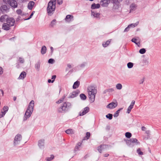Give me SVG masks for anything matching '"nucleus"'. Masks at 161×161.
<instances>
[{
  "label": "nucleus",
  "instance_id": "obj_7",
  "mask_svg": "<svg viewBox=\"0 0 161 161\" xmlns=\"http://www.w3.org/2000/svg\"><path fill=\"white\" fill-rule=\"evenodd\" d=\"M117 105L118 103L117 102H112L108 105L106 107L107 108L111 109L114 108L117 106Z\"/></svg>",
  "mask_w": 161,
  "mask_h": 161
},
{
  "label": "nucleus",
  "instance_id": "obj_49",
  "mask_svg": "<svg viewBox=\"0 0 161 161\" xmlns=\"http://www.w3.org/2000/svg\"><path fill=\"white\" fill-rule=\"evenodd\" d=\"M19 62L21 63H23L24 62V59L23 58L21 57L19 58Z\"/></svg>",
  "mask_w": 161,
  "mask_h": 161
},
{
  "label": "nucleus",
  "instance_id": "obj_62",
  "mask_svg": "<svg viewBox=\"0 0 161 161\" xmlns=\"http://www.w3.org/2000/svg\"><path fill=\"white\" fill-rule=\"evenodd\" d=\"M144 63H145V64H148V61L146 60H144Z\"/></svg>",
  "mask_w": 161,
  "mask_h": 161
},
{
  "label": "nucleus",
  "instance_id": "obj_16",
  "mask_svg": "<svg viewBox=\"0 0 161 161\" xmlns=\"http://www.w3.org/2000/svg\"><path fill=\"white\" fill-rule=\"evenodd\" d=\"M10 27L11 26L7 23H4L2 25V28L5 30L8 31L10 29Z\"/></svg>",
  "mask_w": 161,
  "mask_h": 161
},
{
  "label": "nucleus",
  "instance_id": "obj_8",
  "mask_svg": "<svg viewBox=\"0 0 161 161\" xmlns=\"http://www.w3.org/2000/svg\"><path fill=\"white\" fill-rule=\"evenodd\" d=\"M14 23L15 20L13 18L9 17L7 20L6 23L9 25L11 26H12L14 25Z\"/></svg>",
  "mask_w": 161,
  "mask_h": 161
},
{
  "label": "nucleus",
  "instance_id": "obj_39",
  "mask_svg": "<svg viewBox=\"0 0 161 161\" xmlns=\"http://www.w3.org/2000/svg\"><path fill=\"white\" fill-rule=\"evenodd\" d=\"M122 109V108H120V109H119V110H118L116 112V113L114 114V117H118V115H119V111L120 110H121Z\"/></svg>",
  "mask_w": 161,
  "mask_h": 161
},
{
  "label": "nucleus",
  "instance_id": "obj_14",
  "mask_svg": "<svg viewBox=\"0 0 161 161\" xmlns=\"http://www.w3.org/2000/svg\"><path fill=\"white\" fill-rule=\"evenodd\" d=\"M135 101L134 100H132L130 104V106L128 107L127 108V113L128 114H129L131 110L133 107V106L135 103Z\"/></svg>",
  "mask_w": 161,
  "mask_h": 161
},
{
  "label": "nucleus",
  "instance_id": "obj_35",
  "mask_svg": "<svg viewBox=\"0 0 161 161\" xmlns=\"http://www.w3.org/2000/svg\"><path fill=\"white\" fill-rule=\"evenodd\" d=\"M125 136L128 138H130L132 136L131 134L129 132H127L125 133Z\"/></svg>",
  "mask_w": 161,
  "mask_h": 161
},
{
  "label": "nucleus",
  "instance_id": "obj_47",
  "mask_svg": "<svg viewBox=\"0 0 161 161\" xmlns=\"http://www.w3.org/2000/svg\"><path fill=\"white\" fill-rule=\"evenodd\" d=\"M114 91V90L113 88H109V89L106 90V92H109V93L112 92Z\"/></svg>",
  "mask_w": 161,
  "mask_h": 161
},
{
  "label": "nucleus",
  "instance_id": "obj_46",
  "mask_svg": "<svg viewBox=\"0 0 161 161\" xmlns=\"http://www.w3.org/2000/svg\"><path fill=\"white\" fill-rule=\"evenodd\" d=\"M54 60L53 58H50L48 61V62L51 64H53L54 62Z\"/></svg>",
  "mask_w": 161,
  "mask_h": 161
},
{
  "label": "nucleus",
  "instance_id": "obj_20",
  "mask_svg": "<svg viewBox=\"0 0 161 161\" xmlns=\"http://www.w3.org/2000/svg\"><path fill=\"white\" fill-rule=\"evenodd\" d=\"M34 4L35 3L33 1H31L30 2L28 5V8L30 10L32 9Z\"/></svg>",
  "mask_w": 161,
  "mask_h": 161
},
{
  "label": "nucleus",
  "instance_id": "obj_58",
  "mask_svg": "<svg viewBox=\"0 0 161 161\" xmlns=\"http://www.w3.org/2000/svg\"><path fill=\"white\" fill-rule=\"evenodd\" d=\"M146 129V128L144 126H142V130L143 131H145Z\"/></svg>",
  "mask_w": 161,
  "mask_h": 161
},
{
  "label": "nucleus",
  "instance_id": "obj_38",
  "mask_svg": "<svg viewBox=\"0 0 161 161\" xmlns=\"http://www.w3.org/2000/svg\"><path fill=\"white\" fill-rule=\"evenodd\" d=\"M90 136V133L89 132H86V136L84 137V139H89Z\"/></svg>",
  "mask_w": 161,
  "mask_h": 161
},
{
  "label": "nucleus",
  "instance_id": "obj_33",
  "mask_svg": "<svg viewBox=\"0 0 161 161\" xmlns=\"http://www.w3.org/2000/svg\"><path fill=\"white\" fill-rule=\"evenodd\" d=\"M54 156L53 155H51L50 157H47L46 158V159L47 161H50L53 159Z\"/></svg>",
  "mask_w": 161,
  "mask_h": 161
},
{
  "label": "nucleus",
  "instance_id": "obj_24",
  "mask_svg": "<svg viewBox=\"0 0 161 161\" xmlns=\"http://www.w3.org/2000/svg\"><path fill=\"white\" fill-rule=\"evenodd\" d=\"M80 84V82L78 81L75 82L73 85V88L75 89L77 88L79 86Z\"/></svg>",
  "mask_w": 161,
  "mask_h": 161
},
{
  "label": "nucleus",
  "instance_id": "obj_55",
  "mask_svg": "<svg viewBox=\"0 0 161 161\" xmlns=\"http://www.w3.org/2000/svg\"><path fill=\"white\" fill-rule=\"evenodd\" d=\"M58 4L60 5L61 4L63 3L62 0H58L57 1Z\"/></svg>",
  "mask_w": 161,
  "mask_h": 161
},
{
  "label": "nucleus",
  "instance_id": "obj_18",
  "mask_svg": "<svg viewBox=\"0 0 161 161\" xmlns=\"http://www.w3.org/2000/svg\"><path fill=\"white\" fill-rule=\"evenodd\" d=\"M106 147V145H101L97 147V150L98 152L101 153L103 150Z\"/></svg>",
  "mask_w": 161,
  "mask_h": 161
},
{
  "label": "nucleus",
  "instance_id": "obj_48",
  "mask_svg": "<svg viewBox=\"0 0 161 161\" xmlns=\"http://www.w3.org/2000/svg\"><path fill=\"white\" fill-rule=\"evenodd\" d=\"M114 3H119L122 0H112Z\"/></svg>",
  "mask_w": 161,
  "mask_h": 161
},
{
  "label": "nucleus",
  "instance_id": "obj_63",
  "mask_svg": "<svg viewBox=\"0 0 161 161\" xmlns=\"http://www.w3.org/2000/svg\"><path fill=\"white\" fill-rule=\"evenodd\" d=\"M50 49H51V52L52 53H53V48L52 47H50Z\"/></svg>",
  "mask_w": 161,
  "mask_h": 161
},
{
  "label": "nucleus",
  "instance_id": "obj_4",
  "mask_svg": "<svg viewBox=\"0 0 161 161\" xmlns=\"http://www.w3.org/2000/svg\"><path fill=\"white\" fill-rule=\"evenodd\" d=\"M71 107V104L70 103L65 102L62 106L58 108L57 111L59 113H65Z\"/></svg>",
  "mask_w": 161,
  "mask_h": 161
},
{
  "label": "nucleus",
  "instance_id": "obj_12",
  "mask_svg": "<svg viewBox=\"0 0 161 161\" xmlns=\"http://www.w3.org/2000/svg\"><path fill=\"white\" fill-rule=\"evenodd\" d=\"M110 0H102L100 2L101 5L103 7H107L109 3Z\"/></svg>",
  "mask_w": 161,
  "mask_h": 161
},
{
  "label": "nucleus",
  "instance_id": "obj_10",
  "mask_svg": "<svg viewBox=\"0 0 161 161\" xmlns=\"http://www.w3.org/2000/svg\"><path fill=\"white\" fill-rule=\"evenodd\" d=\"M89 110L90 108L89 107H85L84 108L82 112H80L79 113V115L80 116H82L84 115L89 112Z\"/></svg>",
  "mask_w": 161,
  "mask_h": 161
},
{
  "label": "nucleus",
  "instance_id": "obj_53",
  "mask_svg": "<svg viewBox=\"0 0 161 161\" xmlns=\"http://www.w3.org/2000/svg\"><path fill=\"white\" fill-rule=\"evenodd\" d=\"M144 81V78H143L142 79H141L139 81V83L140 84H142Z\"/></svg>",
  "mask_w": 161,
  "mask_h": 161
},
{
  "label": "nucleus",
  "instance_id": "obj_32",
  "mask_svg": "<svg viewBox=\"0 0 161 161\" xmlns=\"http://www.w3.org/2000/svg\"><path fill=\"white\" fill-rule=\"evenodd\" d=\"M138 23H139V22H137L135 23L131 24H130L129 25V26H130V27L134 28V27H135L137 26L138 25Z\"/></svg>",
  "mask_w": 161,
  "mask_h": 161
},
{
  "label": "nucleus",
  "instance_id": "obj_50",
  "mask_svg": "<svg viewBox=\"0 0 161 161\" xmlns=\"http://www.w3.org/2000/svg\"><path fill=\"white\" fill-rule=\"evenodd\" d=\"M86 64V63H83L82 64H81L80 66L82 68L84 67Z\"/></svg>",
  "mask_w": 161,
  "mask_h": 161
},
{
  "label": "nucleus",
  "instance_id": "obj_2",
  "mask_svg": "<svg viewBox=\"0 0 161 161\" xmlns=\"http://www.w3.org/2000/svg\"><path fill=\"white\" fill-rule=\"evenodd\" d=\"M34 105V101L32 100L29 104L27 109L25 112V115L23 118L24 120H26L29 118L32 114L33 110Z\"/></svg>",
  "mask_w": 161,
  "mask_h": 161
},
{
  "label": "nucleus",
  "instance_id": "obj_30",
  "mask_svg": "<svg viewBox=\"0 0 161 161\" xmlns=\"http://www.w3.org/2000/svg\"><path fill=\"white\" fill-rule=\"evenodd\" d=\"M131 41L135 43L136 45H138L140 44L139 41L136 39L134 38H133L131 40Z\"/></svg>",
  "mask_w": 161,
  "mask_h": 161
},
{
  "label": "nucleus",
  "instance_id": "obj_64",
  "mask_svg": "<svg viewBox=\"0 0 161 161\" xmlns=\"http://www.w3.org/2000/svg\"><path fill=\"white\" fill-rule=\"evenodd\" d=\"M52 80L51 79H48V83L52 82Z\"/></svg>",
  "mask_w": 161,
  "mask_h": 161
},
{
  "label": "nucleus",
  "instance_id": "obj_34",
  "mask_svg": "<svg viewBox=\"0 0 161 161\" xmlns=\"http://www.w3.org/2000/svg\"><path fill=\"white\" fill-rule=\"evenodd\" d=\"M127 66L128 68H131L133 66V64L131 62H129L127 64Z\"/></svg>",
  "mask_w": 161,
  "mask_h": 161
},
{
  "label": "nucleus",
  "instance_id": "obj_9",
  "mask_svg": "<svg viewBox=\"0 0 161 161\" xmlns=\"http://www.w3.org/2000/svg\"><path fill=\"white\" fill-rule=\"evenodd\" d=\"M8 3L11 7L14 8H16L17 6V2L14 0H8Z\"/></svg>",
  "mask_w": 161,
  "mask_h": 161
},
{
  "label": "nucleus",
  "instance_id": "obj_61",
  "mask_svg": "<svg viewBox=\"0 0 161 161\" xmlns=\"http://www.w3.org/2000/svg\"><path fill=\"white\" fill-rule=\"evenodd\" d=\"M67 66L69 68H71L72 67V66H71V65L70 64H67Z\"/></svg>",
  "mask_w": 161,
  "mask_h": 161
},
{
  "label": "nucleus",
  "instance_id": "obj_37",
  "mask_svg": "<svg viewBox=\"0 0 161 161\" xmlns=\"http://www.w3.org/2000/svg\"><path fill=\"white\" fill-rule=\"evenodd\" d=\"M113 115L111 114H108L106 115V117L108 119H112Z\"/></svg>",
  "mask_w": 161,
  "mask_h": 161
},
{
  "label": "nucleus",
  "instance_id": "obj_44",
  "mask_svg": "<svg viewBox=\"0 0 161 161\" xmlns=\"http://www.w3.org/2000/svg\"><path fill=\"white\" fill-rule=\"evenodd\" d=\"M56 21V20L55 19H53L52 20L51 23L50 25L52 27L53 26L55 25Z\"/></svg>",
  "mask_w": 161,
  "mask_h": 161
},
{
  "label": "nucleus",
  "instance_id": "obj_25",
  "mask_svg": "<svg viewBox=\"0 0 161 161\" xmlns=\"http://www.w3.org/2000/svg\"><path fill=\"white\" fill-rule=\"evenodd\" d=\"M47 50V48L45 46H43L42 47L41 50V53L42 54H45L46 53Z\"/></svg>",
  "mask_w": 161,
  "mask_h": 161
},
{
  "label": "nucleus",
  "instance_id": "obj_22",
  "mask_svg": "<svg viewBox=\"0 0 161 161\" xmlns=\"http://www.w3.org/2000/svg\"><path fill=\"white\" fill-rule=\"evenodd\" d=\"M91 12L92 15L94 17L97 18L99 16V14L94 10H92Z\"/></svg>",
  "mask_w": 161,
  "mask_h": 161
},
{
  "label": "nucleus",
  "instance_id": "obj_11",
  "mask_svg": "<svg viewBox=\"0 0 161 161\" xmlns=\"http://www.w3.org/2000/svg\"><path fill=\"white\" fill-rule=\"evenodd\" d=\"M8 109V108L7 106H4L1 112V114L0 115V117H3L6 114L7 112Z\"/></svg>",
  "mask_w": 161,
  "mask_h": 161
},
{
  "label": "nucleus",
  "instance_id": "obj_26",
  "mask_svg": "<svg viewBox=\"0 0 161 161\" xmlns=\"http://www.w3.org/2000/svg\"><path fill=\"white\" fill-rule=\"evenodd\" d=\"M114 3V4L113 7V9L115 11L117 10L118 9H119V4L116 3Z\"/></svg>",
  "mask_w": 161,
  "mask_h": 161
},
{
  "label": "nucleus",
  "instance_id": "obj_17",
  "mask_svg": "<svg viewBox=\"0 0 161 161\" xmlns=\"http://www.w3.org/2000/svg\"><path fill=\"white\" fill-rule=\"evenodd\" d=\"M44 140L43 139L40 140L38 141V145L40 148H42L44 147Z\"/></svg>",
  "mask_w": 161,
  "mask_h": 161
},
{
  "label": "nucleus",
  "instance_id": "obj_27",
  "mask_svg": "<svg viewBox=\"0 0 161 161\" xmlns=\"http://www.w3.org/2000/svg\"><path fill=\"white\" fill-rule=\"evenodd\" d=\"M111 42V40H108L105 42H104L103 43V46L104 47H106L110 44Z\"/></svg>",
  "mask_w": 161,
  "mask_h": 161
},
{
  "label": "nucleus",
  "instance_id": "obj_45",
  "mask_svg": "<svg viewBox=\"0 0 161 161\" xmlns=\"http://www.w3.org/2000/svg\"><path fill=\"white\" fill-rule=\"evenodd\" d=\"M81 144L82 143L81 142L78 143L75 147V149H78L81 146Z\"/></svg>",
  "mask_w": 161,
  "mask_h": 161
},
{
  "label": "nucleus",
  "instance_id": "obj_59",
  "mask_svg": "<svg viewBox=\"0 0 161 161\" xmlns=\"http://www.w3.org/2000/svg\"><path fill=\"white\" fill-rule=\"evenodd\" d=\"M2 8H4V10H6V9H7V6H5V5H3V6H2Z\"/></svg>",
  "mask_w": 161,
  "mask_h": 161
},
{
  "label": "nucleus",
  "instance_id": "obj_41",
  "mask_svg": "<svg viewBox=\"0 0 161 161\" xmlns=\"http://www.w3.org/2000/svg\"><path fill=\"white\" fill-rule=\"evenodd\" d=\"M137 153L139 155H143V153L141 151V149L140 148H138L137 150Z\"/></svg>",
  "mask_w": 161,
  "mask_h": 161
},
{
  "label": "nucleus",
  "instance_id": "obj_23",
  "mask_svg": "<svg viewBox=\"0 0 161 161\" xmlns=\"http://www.w3.org/2000/svg\"><path fill=\"white\" fill-rule=\"evenodd\" d=\"M78 93L76 92H73L70 95L69 98H73L76 97L78 95Z\"/></svg>",
  "mask_w": 161,
  "mask_h": 161
},
{
  "label": "nucleus",
  "instance_id": "obj_1",
  "mask_svg": "<svg viewBox=\"0 0 161 161\" xmlns=\"http://www.w3.org/2000/svg\"><path fill=\"white\" fill-rule=\"evenodd\" d=\"M87 92L90 102H93L95 101V95L97 93V89L94 86H90L87 88Z\"/></svg>",
  "mask_w": 161,
  "mask_h": 161
},
{
  "label": "nucleus",
  "instance_id": "obj_28",
  "mask_svg": "<svg viewBox=\"0 0 161 161\" xmlns=\"http://www.w3.org/2000/svg\"><path fill=\"white\" fill-rule=\"evenodd\" d=\"M65 132L68 134H72L74 133V131L72 129H69L65 131Z\"/></svg>",
  "mask_w": 161,
  "mask_h": 161
},
{
  "label": "nucleus",
  "instance_id": "obj_21",
  "mask_svg": "<svg viewBox=\"0 0 161 161\" xmlns=\"http://www.w3.org/2000/svg\"><path fill=\"white\" fill-rule=\"evenodd\" d=\"M100 5L99 4H96L94 3L91 5V8L92 9H95L96 8H98L100 7Z\"/></svg>",
  "mask_w": 161,
  "mask_h": 161
},
{
  "label": "nucleus",
  "instance_id": "obj_43",
  "mask_svg": "<svg viewBox=\"0 0 161 161\" xmlns=\"http://www.w3.org/2000/svg\"><path fill=\"white\" fill-rule=\"evenodd\" d=\"M16 12L18 14L23 15V14L22 13V11L21 9H18L16 10Z\"/></svg>",
  "mask_w": 161,
  "mask_h": 161
},
{
  "label": "nucleus",
  "instance_id": "obj_57",
  "mask_svg": "<svg viewBox=\"0 0 161 161\" xmlns=\"http://www.w3.org/2000/svg\"><path fill=\"white\" fill-rule=\"evenodd\" d=\"M3 73V69L2 68L0 67V75L2 74Z\"/></svg>",
  "mask_w": 161,
  "mask_h": 161
},
{
  "label": "nucleus",
  "instance_id": "obj_15",
  "mask_svg": "<svg viewBox=\"0 0 161 161\" xmlns=\"http://www.w3.org/2000/svg\"><path fill=\"white\" fill-rule=\"evenodd\" d=\"M73 16L71 15H67L65 18V20L67 22H70L73 20Z\"/></svg>",
  "mask_w": 161,
  "mask_h": 161
},
{
  "label": "nucleus",
  "instance_id": "obj_42",
  "mask_svg": "<svg viewBox=\"0 0 161 161\" xmlns=\"http://www.w3.org/2000/svg\"><path fill=\"white\" fill-rule=\"evenodd\" d=\"M35 67L37 71H39L40 68V64L39 63H38L36 64Z\"/></svg>",
  "mask_w": 161,
  "mask_h": 161
},
{
  "label": "nucleus",
  "instance_id": "obj_13",
  "mask_svg": "<svg viewBox=\"0 0 161 161\" xmlns=\"http://www.w3.org/2000/svg\"><path fill=\"white\" fill-rule=\"evenodd\" d=\"M9 17L6 14L2 16L0 18V21L2 22H4L7 21V20Z\"/></svg>",
  "mask_w": 161,
  "mask_h": 161
},
{
  "label": "nucleus",
  "instance_id": "obj_36",
  "mask_svg": "<svg viewBox=\"0 0 161 161\" xmlns=\"http://www.w3.org/2000/svg\"><path fill=\"white\" fill-rule=\"evenodd\" d=\"M80 97L81 99L83 100L86 99V96L84 94H81L80 95Z\"/></svg>",
  "mask_w": 161,
  "mask_h": 161
},
{
  "label": "nucleus",
  "instance_id": "obj_56",
  "mask_svg": "<svg viewBox=\"0 0 161 161\" xmlns=\"http://www.w3.org/2000/svg\"><path fill=\"white\" fill-rule=\"evenodd\" d=\"M33 15V14H31L30 15V16L28 18L26 19L25 20H28V19H30L32 17Z\"/></svg>",
  "mask_w": 161,
  "mask_h": 161
},
{
  "label": "nucleus",
  "instance_id": "obj_31",
  "mask_svg": "<svg viewBox=\"0 0 161 161\" xmlns=\"http://www.w3.org/2000/svg\"><path fill=\"white\" fill-rule=\"evenodd\" d=\"M122 87V85L120 83H118L116 85V88L118 90H121Z\"/></svg>",
  "mask_w": 161,
  "mask_h": 161
},
{
  "label": "nucleus",
  "instance_id": "obj_52",
  "mask_svg": "<svg viewBox=\"0 0 161 161\" xmlns=\"http://www.w3.org/2000/svg\"><path fill=\"white\" fill-rule=\"evenodd\" d=\"M64 98H63L62 99H61L60 100H59L58 101H57L56 102V103H61L62 102H63V100H64Z\"/></svg>",
  "mask_w": 161,
  "mask_h": 161
},
{
  "label": "nucleus",
  "instance_id": "obj_3",
  "mask_svg": "<svg viewBox=\"0 0 161 161\" xmlns=\"http://www.w3.org/2000/svg\"><path fill=\"white\" fill-rule=\"evenodd\" d=\"M56 4V0H51L48 3L47 8V14L49 15H52L54 12Z\"/></svg>",
  "mask_w": 161,
  "mask_h": 161
},
{
  "label": "nucleus",
  "instance_id": "obj_54",
  "mask_svg": "<svg viewBox=\"0 0 161 161\" xmlns=\"http://www.w3.org/2000/svg\"><path fill=\"white\" fill-rule=\"evenodd\" d=\"M130 28V26H129V25H128V26L125 29L124 32H125L129 31V28Z\"/></svg>",
  "mask_w": 161,
  "mask_h": 161
},
{
  "label": "nucleus",
  "instance_id": "obj_60",
  "mask_svg": "<svg viewBox=\"0 0 161 161\" xmlns=\"http://www.w3.org/2000/svg\"><path fill=\"white\" fill-rule=\"evenodd\" d=\"M103 155L104 157H108L109 155L108 154L106 153L104 154Z\"/></svg>",
  "mask_w": 161,
  "mask_h": 161
},
{
  "label": "nucleus",
  "instance_id": "obj_51",
  "mask_svg": "<svg viewBox=\"0 0 161 161\" xmlns=\"http://www.w3.org/2000/svg\"><path fill=\"white\" fill-rule=\"evenodd\" d=\"M56 77V75H53L52 76V79L53 80H52V83H53L54 81V80L55 79Z\"/></svg>",
  "mask_w": 161,
  "mask_h": 161
},
{
  "label": "nucleus",
  "instance_id": "obj_19",
  "mask_svg": "<svg viewBox=\"0 0 161 161\" xmlns=\"http://www.w3.org/2000/svg\"><path fill=\"white\" fill-rule=\"evenodd\" d=\"M26 73L25 71H23L20 74L18 79H23L26 77Z\"/></svg>",
  "mask_w": 161,
  "mask_h": 161
},
{
  "label": "nucleus",
  "instance_id": "obj_6",
  "mask_svg": "<svg viewBox=\"0 0 161 161\" xmlns=\"http://www.w3.org/2000/svg\"><path fill=\"white\" fill-rule=\"evenodd\" d=\"M22 136L19 134H17L15 137L14 144V145H17L20 143L21 140Z\"/></svg>",
  "mask_w": 161,
  "mask_h": 161
},
{
  "label": "nucleus",
  "instance_id": "obj_5",
  "mask_svg": "<svg viewBox=\"0 0 161 161\" xmlns=\"http://www.w3.org/2000/svg\"><path fill=\"white\" fill-rule=\"evenodd\" d=\"M126 144L130 147H133L134 145H139L140 142L136 138H132L130 139L125 140Z\"/></svg>",
  "mask_w": 161,
  "mask_h": 161
},
{
  "label": "nucleus",
  "instance_id": "obj_40",
  "mask_svg": "<svg viewBox=\"0 0 161 161\" xmlns=\"http://www.w3.org/2000/svg\"><path fill=\"white\" fill-rule=\"evenodd\" d=\"M146 51L145 49L144 48H142L140 49L139 50V53L141 54H144L146 53Z\"/></svg>",
  "mask_w": 161,
  "mask_h": 161
},
{
  "label": "nucleus",
  "instance_id": "obj_29",
  "mask_svg": "<svg viewBox=\"0 0 161 161\" xmlns=\"http://www.w3.org/2000/svg\"><path fill=\"white\" fill-rule=\"evenodd\" d=\"M136 7V4L132 3L130 6V12L132 10H134Z\"/></svg>",
  "mask_w": 161,
  "mask_h": 161
}]
</instances>
